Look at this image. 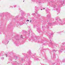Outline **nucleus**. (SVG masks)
<instances>
[{
	"label": "nucleus",
	"mask_w": 65,
	"mask_h": 65,
	"mask_svg": "<svg viewBox=\"0 0 65 65\" xmlns=\"http://www.w3.org/2000/svg\"><path fill=\"white\" fill-rule=\"evenodd\" d=\"M56 20L57 21H58L57 22H58V24H59V25H64V24H65V23H64L60 19H58V18L56 17L55 18Z\"/></svg>",
	"instance_id": "1"
},
{
	"label": "nucleus",
	"mask_w": 65,
	"mask_h": 65,
	"mask_svg": "<svg viewBox=\"0 0 65 65\" xmlns=\"http://www.w3.org/2000/svg\"><path fill=\"white\" fill-rule=\"evenodd\" d=\"M65 0H63V1L61 2V4L63 6L65 5Z\"/></svg>",
	"instance_id": "2"
},
{
	"label": "nucleus",
	"mask_w": 65,
	"mask_h": 65,
	"mask_svg": "<svg viewBox=\"0 0 65 65\" xmlns=\"http://www.w3.org/2000/svg\"><path fill=\"white\" fill-rule=\"evenodd\" d=\"M17 61H13L12 63V65H14V64H17Z\"/></svg>",
	"instance_id": "3"
},
{
	"label": "nucleus",
	"mask_w": 65,
	"mask_h": 65,
	"mask_svg": "<svg viewBox=\"0 0 65 65\" xmlns=\"http://www.w3.org/2000/svg\"><path fill=\"white\" fill-rule=\"evenodd\" d=\"M55 24V22H54V23H49V25H54V24Z\"/></svg>",
	"instance_id": "4"
},
{
	"label": "nucleus",
	"mask_w": 65,
	"mask_h": 65,
	"mask_svg": "<svg viewBox=\"0 0 65 65\" xmlns=\"http://www.w3.org/2000/svg\"><path fill=\"white\" fill-rule=\"evenodd\" d=\"M50 43L51 44V47L53 48V47H54V45H53V43H52V42H50Z\"/></svg>",
	"instance_id": "5"
},
{
	"label": "nucleus",
	"mask_w": 65,
	"mask_h": 65,
	"mask_svg": "<svg viewBox=\"0 0 65 65\" xmlns=\"http://www.w3.org/2000/svg\"><path fill=\"white\" fill-rule=\"evenodd\" d=\"M56 10L57 11V12H58V13L60 12V10L58 9L57 8L56 9Z\"/></svg>",
	"instance_id": "6"
},
{
	"label": "nucleus",
	"mask_w": 65,
	"mask_h": 65,
	"mask_svg": "<svg viewBox=\"0 0 65 65\" xmlns=\"http://www.w3.org/2000/svg\"><path fill=\"white\" fill-rule=\"evenodd\" d=\"M62 50H65V46H63V48Z\"/></svg>",
	"instance_id": "7"
},
{
	"label": "nucleus",
	"mask_w": 65,
	"mask_h": 65,
	"mask_svg": "<svg viewBox=\"0 0 65 65\" xmlns=\"http://www.w3.org/2000/svg\"><path fill=\"white\" fill-rule=\"evenodd\" d=\"M47 17H48V18H49V17H51V15H47Z\"/></svg>",
	"instance_id": "8"
},
{
	"label": "nucleus",
	"mask_w": 65,
	"mask_h": 65,
	"mask_svg": "<svg viewBox=\"0 0 65 65\" xmlns=\"http://www.w3.org/2000/svg\"><path fill=\"white\" fill-rule=\"evenodd\" d=\"M14 59H17V58H18V57L16 56H14Z\"/></svg>",
	"instance_id": "9"
},
{
	"label": "nucleus",
	"mask_w": 65,
	"mask_h": 65,
	"mask_svg": "<svg viewBox=\"0 0 65 65\" xmlns=\"http://www.w3.org/2000/svg\"><path fill=\"white\" fill-rule=\"evenodd\" d=\"M53 7H54V8H55V7H56V5H53Z\"/></svg>",
	"instance_id": "10"
},
{
	"label": "nucleus",
	"mask_w": 65,
	"mask_h": 65,
	"mask_svg": "<svg viewBox=\"0 0 65 65\" xmlns=\"http://www.w3.org/2000/svg\"><path fill=\"white\" fill-rule=\"evenodd\" d=\"M48 37L49 38H50V39H51V36H48Z\"/></svg>",
	"instance_id": "11"
},
{
	"label": "nucleus",
	"mask_w": 65,
	"mask_h": 65,
	"mask_svg": "<svg viewBox=\"0 0 65 65\" xmlns=\"http://www.w3.org/2000/svg\"><path fill=\"white\" fill-rule=\"evenodd\" d=\"M35 59L36 60H39V59H38V58H36Z\"/></svg>",
	"instance_id": "12"
},
{
	"label": "nucleus",
	"mask_w": 65,
	"mask_h": 65,
	"mask_svg": "<svg viewBox=\"0 0 65 65\" xmlns=\"http://www.w3.org/2000/svg\"><path fill=\"white\" fill-rule=\"evenodd\" d=\"M32 15H35V13H32Z\"/></svg>",
	"instance_id": "13"
},
{
	"label": "nucleus",
	"mask_w": 65,
	"mask_h": 65,
	"mask_svg": "<svg viewBox=\"0 0 65 65\" xmlns=\"http://www.w3.org/2000/svg\"><path fill=\"white\" fill-rule=\"evenodd\" d=\"M28 53H30V54H31V52H30V51L29 52V51H28Z\"/></svg>",
	"instance_id": "14"
},
{
	"label": "nucleus",
	"mask_w": 65,
	"mask_h": 65,
	"mask_svg": "<svg viewBox=\"0 0 65 65\" xmlns=\"http://www.w3.org/2000/svg\"><path fill=\"white\" fill-rule=\"evenodd\" d=\"M56 51H55L54 50H53V52H56Z\"/></svg>",
	"instance_id": "15"
},
{
	"label": "nucleus",
	"mask_w": 65,
	"mask_h": 65,
	"mask_svg": "<svg viewBox=\"0 0 65 65\" xmlns=\"http://www.w3.org/2000/svg\"><path fill=\"white\" fill-rule=\"evenodd\" d=\"M3 54L2 55V53L1 54V56H3Z\"/></svg>",
	"instance_id": "16"
},
{
	"label": "nucleus",
	"mask_w": 65,
	"mask_h": 65,
	"mask_svg": "<svg viewBox=\"0 0 65 65\" xmlns=\"http://www.w3.org/2000/svg\"><path fill=\"white\" fill-rule=\"evenodd\" d=\"M16 6H17L16 5H14V7H16Z\"/></svg>",
	"instance_id": "17"
},
{
	"label": "nucleus",
	"mask_w": 65,
	"mask_h": 65,
	"mask_svg": "<svg viewBox=\"0 0 65 65\" xmlns=\"http://www.w3.org/2000/svg\"><path fill=\"white\" fill-rule=\"evenodd\" d=\"M29 22V20H27V21H26V22Z\"/></svg>",
	"instance_id": "18"
},
{
	"label": "nucleus",
	"mask_w": 65,
	"mask_h": 65,
	"mask_svg": "<svg viewBox=\"0 0 65 65\" xmlns=\"http://www.w3.org/2000/svg\"><path fill=\"white\" fill-rule=\"evenodd\" d=\"M6 57H7V56H8L7 55V54H6Z\"/></svg>",
	"instance_id": "19"
},
{
	"label": "nucleus",
	"mask_w": 65,
	"mask_h": 65,
	"mask_svg": "<svg viewBox=\"0 0 65 65\" xmlns=\"http://www.w3.org/2000/svg\"><path fill=\"white\" fill-rule=\"evenodd\" d=\"M21 38H22L23 39V37L22 35H21Z\"/></svg>",
	"instance_id": "20"
},
{
	"label": "nucleus",
	"mask_w": 65,
	"mask_h": 65,
	"mask_svg": "<svg viewBox=\"0 0 65 65\" xmlns=\"http://www.w3.org/2000/svg\"><path fill=\"white\" fill-rule=\"evenodd\" d=\"M53 35V34H51V35Z\"/></svg>",
	"instance_id": "21"
},
{
	"label": "nucleus",
	"mask_w": 65,
	"mask_h": 65,
	"mask_svg": "<svg viewBox=\"0 0 65 65\" xmlns=\"http://www.w3.org/2000/svg\"><path fill=\"white\" fill-rule=\"evenodd\" d=\"M32 22V21L31 20H30V23H31V22Z\"/></svg>",
	"instance_id": "22"
},
{
	"label": "nucleus",
	"mask_w": 65,
	"mask_h": 65,
	"mask_svg": "<svg viewBox=\"0 0 65 65\" xmlns=\"http://www.w3.org/2000/svg\"><path fill=\"white\" fill-rule=\"evenodd\" d=\"M4 58H2V60H3V59Z\"/></svg>",
	"instance_id": "23"
},
{
	"label": "nucleus",
	"mask_w": 65,
	"mask_h": 65,
	"mask_svg": "<svg viewBox=\"0 0 65 65\" xmlns=\"http://www.w3.org/2000/svg\"><path fill=\"white\" fill-rule=\"evenodd\" d=\"M35 9H36V7H35Z\"/></svg>",
	"instance_id": "24"
},
{
	"label": "nucleus",
	"mask_w": 65,
	"mask_h": 65,
	"mask_svg": "<svg viewBox=\"0 0 65 65\" xmlns=\"http://www.w3.org/2000/svg\"><path fill=\"white\" fill-rule=\"evenodd\" d=\"M37 15H39V14H38L37 13Z\"/></svg>",
	"instance_id": "25"
},
{
	"label": "nucleus",
	"mask_w": 65,
	"mask_h": 65,
	"mask_svg": "<svg viewBox=\"0 0 65 65\" xmlns=\"http://www.w3.org/2000/svg\"><path fill=\"white\" fill-rule=\"evenodd\" d=\"M43 9H45V8H44Z\"/></svg>",
	"instance_id": "26"
},
{
	"label": "nucleus",
	"mask_w": 65,
	"mask_h": 65,
	"mask_svg": "<svg viewBox=\"0 0 65 65\" xmlns=\"http://www.w3.org/2000/svg\"><path fill=\"white\" fill-rule=\"evenodd\" d=\"M19 17V16H17V17Z\"/></svg>",
	"instance_id": "27"
},
{
	"label": "nucleus",
	"mask_w": 65,
	"mask_h": 65,
	"mask_svg": "<svg viewBox=\"0 0 65 65\" xmlns=\"http://www.w3.org/2000/svg\"><path fill=\"white\" fill-rule=\"evenodd\" d=\"M38 42H39V41H38Z\"/></svg>",
	"instance_id": "28"
},
{
	"label": "nucleus",
	"mask_w": 65,
	"mask_h": 65,
	"mask_svg": "<svg viewBox=\"0 0 65 65\" xmlns=\"http://www.w3.org/2000/svg\"><path fill=\"white\" fill-rule=\"evenodd\" d=\"M41 10H42V9H41Z\"/></svg>",
	"instance_id": "29"
},
{
	"label": "nucleus",
	"mask_w": 65,
	"mask_h": 65,
	"mask_svg": "<svg viewBox=\"0 0 65 65\" xmlns=\"http://www.w3.org/2000/svg\"><path fill=\"white\" fill-rule=\"evenodd\" d=\"M54 64H55V63H54L53 64V65H54Z\"/></svg>",
	"instance_id": "30"
},
{
	"label": "nucleus",
	"mask_w": 65,
	"mask_h": 65,
	"mask_svg": "<svg viewBox=\"0 0 65 65\" xmlns=\"http://www.w3.org/2000/svg\"><path fill=\"white\" fill-rule=\"evenodd\" d=\"M23 2H24V1H23Z\"/></svg>",
	"instance_id": "31"
},
{
	"label": "nucleus",
	"mask_w": 65,
	"mask_h": 65,
	"mask_svg": "<svg viewBox=\"0 0 65 65\" xmlns=\"http://www.w3.org/2000/svg\"><path fill=\"white\" fill-rule=\"evenodd\" d=\"M30 31L31 32V31L30 30Z\"/></svg>",
	"instance_id": "32"
},
{
	"label": "nucleus",
	"mask_w": 65,
	"mask_h": 65,
	"mask_svg": "<svg viewBox=\"0 0 65 65\" xmlns=\"http://www.w3.org/2000/svg\"><path fill=\"white\" fill-rule=\"evenodd\" d=\"M31 38H32V37H31Z\"/></svg>",
	"instance_id": "33"
},
{
	"label": "nucleus",
	"mask_w": 65,
	"mask_h": 65,
	"mask_svg": "<svg viewBox=\"0 0 65 65\" xmlns=\"http://www.w3.org/2000/svg\"><path fill=\"white\" fill-rule=\"evenodd\" d=\"M29 34H30L29 33Z\"/></svg>",
	"instance_id": "34"
},
{
	"label": "nucleus",
	"mask_w": 65,
	"mask_h": 65,
	"mask_svg": "<svg viewBox=\"0 0 65 65\" xmlns=\"http://www.w3.org/2000/svg\"><path fill=\"white\" fill-rule=\"evenodd\" d=\"M50 41H51V40H50Z\"/></svg>",
	"instance_id": "35"
}]
</instances>
